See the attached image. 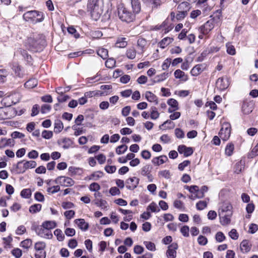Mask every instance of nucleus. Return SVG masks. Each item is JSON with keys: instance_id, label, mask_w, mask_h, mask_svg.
<instances>
[{"instance_id": "bb28decb", "label": "nucleus", "mask_w": 258, "mask_h": 258, "mask_svg": "<svg viewBox=\"0 0 258 258\" xmlns=\"http://www.w3.org/2000/svg\"><path fill=\"white\" fill-rule=\"evenodd\" d=\"M168 104L170 106L168 108V112L171 113L175 111L177 109V101L174 99H170L167 102Z\"/></svg>"}, {"instance_id": "e433bc0d", "label": "nucleus", "mask_w": 258, "mask_h": 258, "mask_svg": "<svg viewBox=\"0 0 258 258\" xmlns=\"http://www.w3.org/2000/svg\"><path fill=\"white\" fill-rule=\"evenodd\" d=\"M147 5H152V7H157L160 5L162 0H142Z\"/></svg>"}, {"instance_id": "09e8293b", "label": "nucleus", "mask_w": 258, "mask_h": 258, "mask_svg": "<svg viewBox=\"0 0 258 258\" xmlns=\"http://www.w3.org/2000/svg\"><path fill=\"white\" fill-rule=\"evenodd\" d=\"M32 195L31 190L30 188L23 189L20 193L21 196L25 199H29Z\"/></svg>"}, {"instance_id": "9d476101", "label": "nucleus", "mask_w": 258, "mask_h": 258, "mask_svg": "<svg viewBox=\"0 0 258 258\" xmlns=\"http://www.w3.org/2000/svg\"><path fill=\"white\" fill-rule=\"evenodd\" d=\"M140 179L137 177H130L125 180L126 188L129 190H133L138 186Z\"/></svg>"}, {"instance_id": "b1692460", "label": "nucleus", "mask_w": 258, "mask_h": 258, "mask_svg": "<svg viewBox=\"0 0 258 258\" xmlns=\"http://www.w3.org/2000/svg\"><path fill=\"white\" fill-rule=\"evenodd\" d=\"M168 160L167 156L162 155L159 157L153 158L152 160V162L155 165H160L166 162Z\"/></svg>"}, {"instance_id": "5fc2aeb1", "label": "nucleus", "mask_w": 258, "mask_h": 258, "mask_svg": "<svg viewBox=\"0 0 258 258\" xmlns=\"http://www.w3.org/2000/svg\"><path fill=\"white\" fill-rule=\"evenodd\" d=\"M178 79L180 82L183 83L188 80V76L183 72L178 70Z\"/></svg>"}, {"instance_id": "4468645a", "label": "nucleus", "mask_w": 258, "mask_h": 258, "mask_svg": "<svg viewBox=\"0 0 258 258\" xmlns=\"http://www.w3.org/2000/svg\"><path fill=\"white\" fill-rule=\"evenodd\" d=\"M12 69L14 72L15 75L20 78H23L26 75V73L24 69L17 63H13Z\"/></svg>"}, {"instance_id": "37998d69", "label": "nucleus", "mask_w": 258, "mask_h": 258, "mask_svg": "<svg viewBox=\"0 0 258 258\" xmlns=\"http://www.w3.org/2000/svg\"><path fill=\"white\" fill-rule=\"evenodd\" d=\"M175 124L171 120H168L165 121L163 124L160 125V128H162V127L165 129H170L174 127Z\"/></svg>"}, {"instance_id": "2f4dec72", "label": "nucleus", "mask_w": 258, "mask_h": 258, "mask_svg": "<svg viewBox=\"0 0 258 258\" xmlns=\"http://www.w3.org/2000/svg\"><path fill=\"white\" fill-rule=\"evenodd\" d=\"M41 226L46 229L50 230L54 228L56 226V223L55 221H46L42 223Z\"/></svg>"}, {"instance_id": "39448f33", "label": "nucleus", "mask_w": 258, "mask_h": 258, "mask_svg": "<svg viewBox=\"0 0 258 258\" xmlns=\"http://www.w3.org/2000/svg\"><path fill=\"white\" fill-rule=\"evenodd\" d=\"M26 46L29 50L33 52L40 51L42 50V47L39 41L31 37L27 39Z\"/></svg>"}, {"instance_id": "0e129e2a", "label": "nucleus", "mask_w": 258, "mask_h": 258, "mask_svg": "<svg viewBox=\"0 0 258 258\" xmlns=\"http://www.w3.org/2000/svg\"><path fill=\"white\" fill-rule=\"evenodd\" d=\"M89 188L91 191H97L100 190V186L98 183L93 182L89 185Z\"/></svg>"}, {"instance_id": "6e6552de", "label": "nucleus", "mask_w": 258, "mask_h": 258, "mask_svg": "<svg viewBox=\"0 0 258 258\" xmlns=\"http://www.w3.org/2000/svg\"><path fill=\"white\" fill-rule=\"evenodd\" d=\"M55 183L60 184L63 186H70L74 184L75 181L71 178L66 176H59L55 180Z\"/></svg>"}, {"instance_id": "774afa93", "label": "nucleus", "mask_w": 258, "mask_h": 258, "mask_svg": "<svg viewBox=\"0 0 258 258\" xmlns=\"http://www.w3.org/2000/svg\"><path fill=\"white\" fill-rule=\"evenodd\" d=\"M38 152L36 150H33L28 153L27 156L29 159H35L38 158Z\"/></svg>"}, {"instance_id": "6e6d98bb", "label": "nucleus", "mask_w": 258, "mask_h": 258, "mask_svg": "<svg viewBox=\"0 0 258 258\" xmlns=\"http://www.w3.org/2000/svg\"><path fill=\"white\" fill-rule=\"evenodd\" d=\"M227 48V52L230 54L233 55L236 53L235 47L230 43H227L226 45Z\"/></svg>"}, {"instance_id": "aec40b11", "label": "nucleus", "mask_w": 258, "mask_h": 258, "mask_svg": "<svg viewBox=\"0 0 258 258\" xmlns=\"http://www.w3.org/2000/svg\"><path fill=\"white\" fill-rule=\"evenodd\" d=\"M177 248V244H172L168 246L166 252V255L168 258H175L176 255V249Z\"/></svg>"}, {"instance_id": "393cba45", "label": "nucleus", "mask_w": 258, "mask_h": 258, "mask_svg": "<svg viewBox=\"0 0 258 258\" xmlns=\"http://www.w3.org/2000/svg\"><path fill=\"white\" fill-rule=\"evenodd\" d=\"M253 104L251 102H244L242 104V111L244 114H248L253 110Z\"/></svg>"}, {"instance_id": "c85d7f7f", "label": "nucleus", "mask_w": 258, "mask_h": 258, "mask_svg": "<svg viewBox=\"0 0 258 258\" xmlns=\"http://www.w3.org/2000/svg\"><path fill=\"white\" fill-rule=\"evenodd\" d=\"M25 162V160L19 161L17 164L13 165V170L17 173H23L25 172V170L23 169V166L22 167L21 164Z\"/></svg>"}, {"instance_id": "49530a36", "label": "nucleus", "mask_w": 258, "mask_h": 258, "mask_svg": "<svg viewBox=\"0 0 258 258\" xmlns=\"http://www.w3.org/2000/svg\"><path fill=\"white\" fill-rule=\"evenodd\" d=\"M126 55L128 58L133 59L136 57V50L134 48H128L126 50Z\"/></svg>"}, {"instance_id": "dca6fc26", "label": "nucleus", "mask_w": 258, "mask_h": 258, "mask_svg": "<svg viewBox=\"0 0 258 258\" xmlns=\"http://www.w3.org/2000/svg\"><path fill=\"white\" fill-rule=\"evenodd\" d=\"M194 150L192 147H186L184 145L178 146V153L183 154L185 157H188L192 154Z\"/></svg>"}, {"instance_id": "a878e982", "label": "nucleus", "mask_w": 258, "mask_h": 258, "mask_svg": "<svg viewBox=\"0 0 258 258\" xmlns=\"http://www.w3.org/2000/svg\"><path fill=\"white\" fill-rule=\"evenodd\" d=\"M146 99L151 102H154L155 104H158V99L157 96L150 91H147L145 93Z\"/></svg>"}, {"instance_id": "7ed1b4c3", "label": "nucleus", "mask_w": 258, "mask_h": 258, "mask_svg": "<svg viewBox=\"0 0 258 258\" xmlns=\"http://www.w3.org/2000/svg\"><path fill=\"white\" fill-rule=\"evenodd\" d=\"M175 18V13L171 12L169 17H168L160 26H157V29H162L164 30V33H167L172 30L174 25L173 24V21Z\"/></svg>"}, {"instance_id": "c9c22d12", "label": "nucleus", "mask_w": 258, "mask_h": 258, "mask_svg": "<svg viewBox=\"0 0 258 258\" xmlns=\"http://www.w3.org/2000/svg\"><path fill=\"white\" fill-rule=\"evenodd\" d=\"M138 46L140 48L142 52H144L147 45V42L144 38H139L137 41Z\"/></svg>"}, {"instance_id": "f3484780", "label": "nucleus", "mask_w": 258, "mask_h": 258, "mask_svg": "<svg viewBox=\"0 0 258 258\" xmlns=\"http://www.w3.org/2000/svg\"><path fill=\"white\" fill-rule=\"evenodd\" d=\"M37 233L38 235L44 238L50 239L53 237L51 232L42 227L37 231Z\"/></svg>"}, {"instance_id": "79ce46f5", "label": "nucleus", "mask_w": 258, "mask_h": 258, "mask_svg": "<svg viewBox=\"0 0 258 258\" xmlns=\"http://www.w3.org/2000/svg\"><path fill=\"white\" fill-rule=\"evenodd\" d=\"M9 72L6 69L0 70V84L6 81Z\"/></svg>"}, {"instance_id": "5701e85b", "label": "nucleus", "mask_w": 258, "mask_h": 258, "mask_svg": "<svg viewBox=\"0 0 258 258\" xmlns=\"http://www.w3.org/2000/svg\"><path fill=\"white\" fill-rule=\"evenodd\" d=\"M205 68L203 64H198L191 69L190 73L193 76H197L204 71Z\"/></svg>"}, {"instance_id": "7c9ffc66", "label": "nucleus", "mask_w": 258, "mask_h": 258, "mask_svg": "<svg viewBox=\"0 0 258 258\" xmlns=\"http://www.w3.org/2000/svg\"><path fill=\"white\" fill-rule=\"evenodd\" d=\"M240 249L243 253H246L250 250V246L248 240H244L241 242Z\"/></svg>"}, {"instance_id": "a19ab883", "label": "nucleus", "mask_w": 258, "mask_h": 258, "mask_svg": "<svg viewBox=\"0 0 258 258\" xmlns=\"http://www.w3.org/2000/svg\"><path fill=\"white\" fill-rule=\"evenodd\" d=\"M95 204L102 209H106L108 207L107 202L103 199L96 200Z\"/></svg>"}, {"instance_id": "58836bf2", "label": "nucleus", "mask_w": 258, "mask_h": 258, "mask_svg": "<svg viewBox=\"0 0 258 258\" xmlns=\"http://www.w3.org/2000/svg\"><path fill=\"white\" fill-rule=\"evenodd\" d=\"M69 172L71 173V175H80L82 173V169L79 167L75 166H70L68 169Z\"/></svg>"}, {"instance_id": "72a5a7b5", "label": "nucleus", "mask_w": 258, "mask_h": 258, "mask_svg": "<svg viewBox=\"0 0 258 258\" xmlns=\"http://www.w3.org/2000/svg\"><path fill=\"white\" fill-rule=\"evenodd\" d=\"M127 45V41L124 37L118 38L115 43V46L118 48H124Z\"/></svg>"}, {"instance_id": "423d86ee", "label": "nucleus", "mask_w": 258, "mask_h": 258, "mask_svg": "<svg viewBox=\"0 0 258 258\" xmlns=\"http://www.w3.org/2000/svg\"><path fill=\"white\" fill-rule=\"evenodd\" d=\"M231 135V125L228 122H223L219 133L220 138L224 141L228 140Z\"/></svg>"}, {"instance_id": "bf43d9fd", "label": "nucleus", "mask_w": 258, "mask_h": 258, "mask_svg": "<svg viewBox=\"0 0 258 258\" xmlns=\"http://www.w3.org/2000/svg\"><path fill=\"white\" fill-rule=\"evenodd\" d=\"M116 61L113 58H108L105 62V66L109 69L115 67Z\"/></svg>"}, {"instance_id": "ea45409f", "label": "nucleus", "mask_w": 258, "mask_h": 258, "mask_svg": "<svg viewBox=\"0 0 258 258\" xmlns=\"http://www.w3.org/2000/svg\"><path fill=\"white\" fill-rule=\"evenodd\" d=\"M63 123L60 120H57L54 123V131L55 133H60L63 129Z\"/></svg>"}, {"instance_id": "e2e57ef3", "label": "nucleus", "mask_w": 258, "mask_h": 258, "mask_svg": "<svg viewBox=\"0 0 258 258\" xmlns=\"http://www.w3.org/2000/svg\"><path fill=\"white\" fill-rule=\"evenodd\" d=\"M207 206V202L206 201H200L196 204V208L198 210H202Z\"/></svg>"}, {"instance_id": "0eeeda50", "label": "nucleus", "mask_w": 258, "mask_h": 258, "mask_svg": "<svg viewBox=\"0 0 258 258\" xmlns=\"http://www.w3.org/2000/svg\"><path fill=\"white\" fill-rule=\"evenodd\" d=\"M215 18L211 19L202 25L199 29L201 33L208 34L215 26Z\"/></svg>"}, {"instance_id": "4c0bfd02", "label": "nucleus", "mask_w": 258, "mask_h": 258, "mask_svg": "<svg viewBox=\"0 0 258 258\" xmlns=\"http://www.w3.org/2000/svg\"><path fill=\"white\" fill-rule=\"evenodd\" d=\"M168 77V73H163L159 75H157L154 78V82L159 83L164 81Z\"/></svg>"}, {"instance_id": "864d4df0", "label": "nucleus", "mask_w": 258, "mask_h": 258, "mask_svg": "<svg viewBox=\"0 0 258 258\" xmlns=\"http://www.w3.org/2000/svg\"><path fill=\"white\" fill-rule=\"evenodd\" d=\"M32 244V241L30 239H26L22 241L20 243V246L24 248L28 249Z\"/></svg>"}, {"instance_id": "a211bd4d", "label": "nucleus", "mask_w": 258, "mask_h": 258, "mask_svg": "<svg viewBox=\"0 0 258 258\" xmlns=\"http://www.w3.org/2000/svg\"><path fill=\"white\" fill-rule=\"evenodd\" d=\"M189 4L187 2H182L178 7L180 9L182 8H184L185 9L183 11H178V19L179 18H184L187 14V11L189 9Z\"/></svg>"}, {"instance_id": "c03bdc74", "label": "nucleus", "mask_w": 258, "mask_h": 258, "mask_svg": "<svg viewBox=\"0 0 258 258\" xmlns=\"http://www.w3.org/2000/svg\"><path fill=\"white\" fill-rule=\"evenodd\" d=\"M42 206L39 204H35L31 206L29 208V212L34 214L39 212L41 209Z\"/></svg>"}, {"instance_id": "4be33fe9", "label": "nucleus", "mask_w": 258, "mask_h": 258, "mask_svg": "<svg viewBox=\"0 0 258 258\" xmlns=\"http://www.w3.org/2000/svg\"><path fill=\"white\" fill-rule=\"evenodd\" d=\"M232 207L229 202H224L221 204L219 208L218 214L222 213H228V211L232 212Z\"/></svg>"}, {"instance_id": "8fccbe9b", "label": "nucleus", "mask_w": 258, "mask_h": 258, "mask_svg": "<svg viewBox=\"0 0 258 258\" xmlns=\"http://www.w3.org/2000/svg\"><path fill=\"white\" fill-rule=\"evenodd\" d=\"M46 247V244L44 242L39 241L37 242L35 244L34 249L36 251H39L42 250H44V249Z\"/></svg>"}, {"instance_id": "9b49d317", "label": "nucleus", "mask_w": 258, "mask_h": 258, "mask_svg": "<svg viewBox=\"0 0 258 258\" xmlns=\"http://www.w3.org/2000/svg\"><path fill=\"white\" fill-rule=\"evenodd\" d=\"M177 65V58H174L173 60L171 58H166L162 64L163 70H167L171 66V71H173L172 67Z\"/></svg>"}, {"instance_id": "603ef678", "label": "nucleus", "mask_w": 258, "mask_h": 258, "mask_svg": "<svg viewBox=\"0 0 258 258\" xmlns=\"http://www.w3.org/2000/svg\"><path fill=\"white\" fill-rule=\"evenodd\" d=\"M172 39L169 37H166L163 39L159 43L160 47L164 48L166 46L171 43Z\"/></svg>"}, {"instance_id": "69168bd1", "label": "nucleus", "mask_w": 258, "mask_h": 258, "mask_svg": "<svg viewBox=\"0 0 258 258\" xmlns=\"http://www.w3.org/2000/svg\"><path fill=\"white\" fill-rule=\"evenodd\" d=\"M34 199L36 201L39 202H43L44 201V196L40 192L37 191L34 194Z\"/></svg>"}, {"instance_id": "20e7f679", "label": "nucleus", "mask_w": 258, "mask_h": 258, "mask_svg": "<svg viewBox=\"0 0 258 258\" xmlns=\"http://www.w3.org/2000/svg\"><path fill=\"white\" fill-rule=\"evenodd\" d=\"M20 96L19 93H15L5 96L1 101V103L5 107H10L19 102Z\"/></svg>"}, {"instance_id": "473e14b6", "label": "nucleus", "mask_w": 258, "mask_h": 258, "mask_svg": "<svg viewBox=\"0 0 258 258\" xmlns=\"http://www.w3.org/2000/svg\"><path fill=\"white\" fill-rule=\"evenodd\" d=\"M37 166L36 161L33 160L25 161L23 162V169L25 171L29 168H34Z\"/></svg>"}, {"instance_id": "c756f323", "label": "nucleus", "mask_w": 258, "mask_h": 258, "mask_svg": "<svg viewBox=\"0 0 258 258\" xmlns=\"http://www.w3.org/2000/svg\"><path fill=\"white\" fill-rule=\"evenodd\" d=\"M103 176V173L100 171H97L87 177L89 180H97Z\"/></svg>"}, {"instance_id": "cd10ccee", "label": "nucleus", "mask_w": 258, "mask_h": 258, "mask_svg": "<svg viewBox=\"0 0 258 258\" xmlns=\"http://www.w3.org/2000/svg\"><path fill=\"white\" fill-rule=\"evenodd\" d=\"M244 167V162L242 160L237 162L234 166V172L236 174H239Z\"/></svg>"}, {"instance_id": "a18cd8bd", "label": "nucleus", "mask_w": 258, "mask_h": 258, "mask_svg": "<svg viewBox=\"0 0 258 258\" xmlns=\"http://www.w3.org/2000/svg\"><path fill=\"white\" fill-rule=\"evenodd\" d=\"M234 149V145L232 143H229L227 145L225 152V154L228 156H230L232 155Z\"/></svg>"}, {"instance_id": "680f3d73", "label": "nucleus", "mask_w": 258, "mask_h": 258, "mask_svg": "<svg viewBox=\"0 0 258 258\" xmlns=\"http://www.w3.org/2000/svg\"><path fill=\"white\" fill-rule=\"evenodd\" d=\"M62 142L63 144L62 146V148L63 149H68L72 144V140L70 139L67 138L63 139Z\"/></svg>"}, {"instance_id": "f03ea898", "label": "nucleus", "mask_w": 258, "mask_h": 258, "mask_svg": "<svg viewBox=\"0 0 258 258\" xmlns=\"http://www.w3.org/2000/svg\"><path fill=\"white\" fill-rule=\"evenodd\" d=\"M117 16L118 18L122 22L130 23L135 19V15L139 13L134 12V10L131 11L124 5L121 4L117 7Z\"/></svg>"}, {"instance_id": "2eb2a0df", "label": "nucleus", "mask_w": 258, "mask_h": 258, "mask_svg": "<svg viewBox=\"0 0 258 258\" xmlns=\"http://www.w3.org/2000/svg\"><path fill=\"white\" fill-rule=\"evenodd\" d=\"M37 11H30L25 13L23 14V18L24 20L27 22H30L33 23H35V17L36 15Z\"/></svg>"}, {"instance_id": "ddd939ff", "label": "nucleus", "mask_w": 258, "mask_h": 258, "mask_svg": "<svg viewBox=\"0 0 258 258\" xmlns=\"http://www.w3.org/2000/svg\"><path fill=\"white\" fill-rule=\"evenodd\" d=\"M216 87L220 90H224L229 85V79L227 78H220L216 82Z\"/></svg>"}, {"instance_id": "338daca9", "label": "nucleus", "mask_w": 258, "mask_h": 258, "mask_svg": "<svg viewBox=\"0 0 258 258\" xmlns=\"http://www.w3.org/2000/svg\"><path fill=\"white\" fill-rule=\"evenodd\" d=\"M148 210L150 209L152 212H158L160 211V209L158 207L156 204L154 202H152L150 205L148 207Z\"/></svg>"}, {"instance_id": "3c124183", "label": "nucleus", "mask_w": 258, "mask_h": 258, "mask_svg": "<svg viewBox=\"0 0 258 258\" xmlns=\"http://www.w3.org/2000/svg\"><path fill=\"white\" fill-rule=\"evenodd\" d=\"M54 234L55 236H56V237L57 238V239L59 241H62L64 239V237H65L64 235L63 234L62 231L60 229H56L54 231Z\"/></svg>"}, {"instance_id": "f257e3e1", "label": "nucleus", "mask_w": 258, "mask_h": 258, "mask_svg": "<svg viewBox=\"0 0 258 258\" xmlns=\"http://www.w3.org/2000/svg\"><path fill=\"white\" fill-rule=\"evenodd\" d=\"M87 12L92 18L97 21L100 17L103 12V2L102 0H88L87 4Z\"/></svg>"}, {"instance_id": "13d9d810", "label": "nucleus", "mask_w": 258, "mask_h": 258, "mask_svg": "<svg viewBox=\"0 0 258 258\" xmlns=\"http://www.w3.org/2000/svg\"><path fill=\"white\" fill-rule=\"evenodd\" d=\"M258 155V143L252 149L251 152L248 154L249 158H254Z\"/></svg>"}, {"instance_id": "4d7b16f0", "label": "nucleus", "mask_w": 258, "mask_h": 258, "mask_svg": "<svg viewBox=\"0 0 258 258\" xmlns=\"http://www.w3.org/2000/svg\"><path fill=\"white\" fill-rule=\"evenodd\" d=\"M127 149V146L125 145H121L116 148V153L118 155H120L125 153Z\"/></svg>"}, {"instance_id": "de8ad7c7", "label": "nucleus", "mask_w": 258, "mask_h": 258, "mask_svg": "<svg viewBox=\"0 0 258 258\" xmlns=\"http://www.w3.org/2000/svg\"><path fill=\"white\" fill-rule=\"evenodd\" d=\"M97 54L103 59H106L108 56L107 49L104 48L99 49L97 51Z\"/></svg>"}, {"instance_id": "f704fd0d", "label": "nucleus", "mask_w": 258, "mask_h": 258, "mask_svg": "<svg viewBox=\"0 0 258 258\" xmlns=\"http://www.w3.org/2000/svg\"><path fill=\"white\" fill-rule=\"evenodd\" d=\"M37 85V80L35 79H31L27 81L24 84L25 87L28 89H32Z\"/></svg>"}, {"instance_id": "412c9836", "label": "nucleus", "mask_w": 258, "mask_h": 258, "mask_svg": "<svg viewBox=\"0 0 258 258\" xmlns=\"http://www.w3.org/2000/svg\"><path fill=\"white\" fill-rule=\"evenodd\" d=\"M74 222L82 231H86L88 229L89 224L86 222L84 219H77L75 220Z\"/></svg>"}, {"instance_id": "1a4fd4ad", "label": "nucleus", "mask_w": 258, "mask_h": 258, "mask_svg": "<svg viewBox=\"0 0 258 258\" xmlns=\"http://www.w3.org/2000/svg\"><path fill=\"white\" fill-rule=\"evenodd\" d=\"M13 109L0 107V120L10 119L15 116Z\"/></svg>"}, {"instance_id": "6ab92c4d", "label": "nucleus", "mask_w": 258, "mask_h": 258, "mask_svg": "<svg viewBox=\"0 0 258 258\" xmlns=\"http://www.w3.org/2000/svg\"><path fill=\"white\" fill-rule=\"evenodd\" d=\"M15 143L13 139L2 138L0 140V149H3L8 146L13 147Z\"/></svg>"}, {"instance_id": "052dcab7", "label": "nucleus", "mask_w": 258, "mask_h": 258, "mask_svg": "<svg viewBox=\"0 0 258 258\" xmlns=\"http://www.w3.org/2000/svg\"><path fill=\"white\" fill-rule=\"evenodd\" d=\"M144 244L148 250L153 251L156 250V246L153 242L150 241H144Z\"/></svg>"}, {"instance_id": "f8f14e48", "label": "nucleus", "mask_w": 258, "mask_h": 258, "mask_svg": "<svg viewBox=\"0 0 258 258\" xmlns=\"http://www.w3.org/2000/svg\"><path fill=\"white\" fill-rule=\"evenodd\" d=\"M232 212L228 211V213H219L220 223L222 225H227L231 222V218L232 215Z\"/></svg>"}]
</instances>
